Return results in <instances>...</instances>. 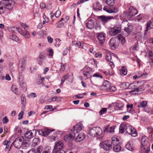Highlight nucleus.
<instances>
[{"instance_id": "nucleus-1", "label": "nucleus", "mask_w": 153, "mask_h": 153, "mask_svg": "<svg viewBox=\"0 0 153 153\" xmlns=\"http://www.w3.org/2000/svg\"><path fill=\"white\" fill-rule=\"evenodd\" d=\"M102 132V130L100 128L96 127L90 129L89 134L92 137H95L101 135Z\"/></svg>"}, {"instance_id": "nucleus-2", "label": "nucleus", "mask_w": 153, "mask_h": 153, "mask_svg": "<svg viewBox=\"0 0 153 153\" xmlns=\"http://www.w3.org/2000/svg\"><path fill=\"white\" fill-rule=\"evenodd\" d=\"M121 26V27H124V31L126 33V34H125V35L126 36H128L129 33H131L133 30V26L130 25L127 21H123Z\"/></svg>"}, {"instance_id": "nucleus-3", "label": "nucleus", "mask_w": 153, "mask_h": 153, "mask_svg": "<svg viewBox=\"0 0 153 153\" xmlns=\"http://www.w3.org/2000/svg\"><path fill=\"white\" fill-rule=\"evenodd\" d=\"M111 141L109 140H107L103 142L100 144L101 148L103 149L106 151H108L112 148V145L113 144L112 140Z\"/></svg>"}, {"instance_id": "nucleus-4", "label": "nucleus", "mask_w": 153, "mask_h": 153, "mask_svg": "<svg viewBox=\"0 0 153 153\" xmlns=\"http://www.w3.org/2000/svg\"><path fill=\"white\" fill-rule=\"evenodd\" d=\"M112 140L113 145H114L113 149L114 151L116 152H119L121 149L120 145H119V140L116 137H113L111 138Z\"/></svg>"}, {"instance_id": "nucleus-5", "label": "nucleus", "mask_w": 153, "mask_h": 153, "mask_svg": "<svg viewBox=\"0 0 153 153\" xmlns=\"http://www.w3.org/2000/svg\"><path fill=\"white\" fill-rule=\"evenodd\" d=\"M24 140V137L23 136H20L16 138L12 144L15 148L19 149L23 144Z\"/></svg>"}, {"instance_id": "nucleus-6", "label": "nucleus", "mask_w": 153, "mask_h": 153, "mask_svg": "<svg viewBox=\"0 0 153 153\" xmlns=\"http://www.w3.org/2000/svg\"><path fill=\"white\" fill-rule=\"evenodd\" d=\"M121 27L120 26H115L109 29V33L111 36H114L120 33L121 31Z\"/></svg>"}, {"instance_id": "nucleus-7", "label": "nucleus", "mask_w": 153, "mask_h": 153, "mask_svg": "<svg viewBox=\"0 0 153 153\" xmlns=\"http://www.w3.org/2000/svg\"><path fill=\"white\" fill-rule=\"evenodd\" d=\"M15 0H9L4 3V8L6 10L11 11L15 3Z\"/></svg>"}, {"instance_id": "nucleus-8", "label": "nucleus", "mask_w": 153, "mask_h": 153, "mask_svg": "<svg viewBox=\"0 0 153 153\" xmlns=\"http://www.w3.org/2000/svg\"><path fill=\"white\" fill-rule=\"evenodd\" d=\"M126 132L133 137L137 136V134L135 129L131 126L127 125L126 128Z\"/></svg>"}, {"instance_id": "nucleus-9", "label": "nucleus", "mask_w": 153, "mask_h": 153, "mask_svg": "<svg viewBox=\"0 0 153 153\" xmlns=\"http://www.w3.org/2000/svg\"><path fill=\"white\" fill-rule=\"evenodd\" d=\"M116 18V16H105L103 15L98 16V19L104 23H105L108 22L109 20L114 19Z\"/></svg>"}, {"instance_id": "nucleus-10", "label": "nucleus", "mask_w": 153, "mask_h": 153, "mask_svg": "<svg viewBox=\"0 0 153 153\" xmlns=\"http://www.w3.org/2000/svg\"><path fill=\"white\" fill-rule=\"evenodd\" d=\"M36 131L33 129L29 131L26 132L24 134V136L27 139H30L34 137L36 134Z\"/></svg>"}, {"instance_id": "nucleus-11", "label": "nucleus", "mask_w": 153, "mask_h": 153, "mask_svg": "<svg viewBox=\"0 0 153 153\" xmlns=\"http://www.w3.org/2000/svg\"><path fill=\"white\" fill-rule=\"evenodd\" d=\"M26 64V61L23 59H22L19 60L18 66L19 72H23L25 69V67Z\"/></svg>"}, {"instance_id": "nucleus-12", "label": "nucleus", "mask_w": 153, "mask_h": 153, "mask_svg": "<svg viewBox=\"0 0 153 153\" xmlns=\"http://www.w3.org/2000/svg\"><path fill=\"white\" fill-rule=\"evenodd\" d=\"M63 146V143L61 141L56 143L53 150V153H56L58 151L62 149Z\"/></svg>"}, {"instance_id": "nucleus-13", "label": "nucleus", "mask_w": 153, "mask_h": 153, "mask_svg": "<svg viewBox=\"0 0 153 153\" xmlns=\"http://www.w3.org/2000/svg\"><path fill=\"white\" fill-rule=\"evenodd\" d=\"M103 10L109 13H116L118 11V8L115 7H113L111 8L106 6H104Z\"/></svg>"}, {"instance_id": "nucleus-14", "label": "nucleus", "mask_w": 153, "mask_h": 153, "mask_svg": "<svg viewBox=\"0 0 153 153\" xmlns=\"http://www.w3.org/2000/svg\"><path fill=\"white\" fill-rule=\"evenodd\" d=\"M105 53H106L105 59L107 62H109L112 60V56H114L116 58H117V56L115 54L111 53L110 52L108 51L105 50Z\"/></svg>"}, {"instance_id": "nucleus-15", "label": "nucleus", "mask_w": 153, "mask_h": 153, "mask_svg": "<svg viewBox=\"0 0 153 153\" xmlns=\"http://www.w3.org/2000/svg\"><path fill=\"white\" fill-rule=\"evenodd\" d=\"M53 130H51L48 129H39L37 130V131L39 134L44 136H48L51 132Z\"/></svg>"}, {"instance_id": "nucleus-16", "label": "nucleus", "mask_w": 153, "mask_h": 153, "mask_svg": "<svg viewBox=\"0 0 153 153\" xmlns=\"http://www.w3.org/2000/svg\"><path fill=\"white\" fill-rule=\"evenodd\" d=\"M91 70L90 68L85 67L83 69V75L87 78L90 77L91 76Z\"/></svg>"}, {"instance_id": "nucleus-17", "label": "nucleus", "mask_w": 153, "mask_h": 153, "mask_svg": "<svg viewBox=\"0 0 153 153\" xmlns=\"http://www.w3.org/2000/svg\"><path fill=\"white\" fill-rule=\"evenodd\" d=\"M105 34L104 33H98L97 38L101 44H102L105 42Z\"/></svg>"}, {"instance_id": "nucleus-18", "label": "nucleus", "mask_w": 153, "mask_h": 153, "mask_svg": "<svg viewBox=\"0 0 153 153\" xmlns=\"http://www.w3.org/2000/svg\"><path fill=\"white\" fill-rule=\"evenodd\" d=\"M82 126L81 125H76L74 126L71 129V131L73 133H75V135L80 131L82 128Z\"/></svg>"}, {"instance_id": "nucleus-19", "label": "nucleus", "mask_w": 153, "mask_h": 153, "mask_svg": "<svg viewBox=\"0 0 153 153\" xmlns=\"http://www.w3.org/2000/svg\"><path fill=\"white\" fill-rule=\"evenodd\" d=\"M110 86V82L108 81L105 80L103 82L102 85L100 86V89L102 90H106L107 91Z\"/></svg>"}, {"instance_id": "nucleus-20", "label": "nucleus", "mask_w": 153, "mask_h": 153, "mask_svg": "<svg viewBox=\"0 0 153 153\" xmlns=\"http://www.w3.org/2000/svg\"><path fill=\"white\" fill-rule=\"evenodd\" d=\"M110 46L113 50L118 45L116 38H112L109 41Z\"/></svg>"}, {"instance_id": "nucleus-21", "label": "nucleus", "mask_w": 153, "mask_h": 153, "mask_svg": "<svg viewBox=\"0 0 153 153\" xmlns=\"http://www.w3.org/2000/svg\"><path fill=\"white\" fill-rule=\"evenodd\" d=\"M75 133H73L71 131V133L67 134L64 137V140L66 141H71L74 139L75 137Z\"/></svg>"}, {"instance_id": "nucleus-22", "label": "nucleus", "mask_w": 153, "mask_h": 153, "mask_svg": "<svg viewBox=\"0 0 153 153\" xmlns=\"http://www.w3.org/2000/svg\"><path fill=\"white\" fill-rule=\"evenodd\" d=\"M128 14L130 16H133L137 15L138 13V11L133 7H131L129 8Z\"/></svg>"}, {"instance_id": "nucleus-23", "label": "nucleus", "mask_w": 153, "mask_h": 153, "mask_svg": "<svg viewBox=\"0 0 153 153\" xmlns=\"http://www.w3.org/2000/svg\"><path fill=\"white\" fill-rule=\"evenodd\" d=\"M148 143V137L146 136H143L141 139V147L142 148L143 147L147 146Z\"/></svg>"}, {"instance_id": "nucleus-24", "label": "nucleus", "mask_w": 153, "mask_h": 153, "mask_svg": "<svg viewBox=\"0 0 153 153\" xmlns=\"http://www.w3.org/2000/svg\"><path fill=\"white\" fill-rule=\"evenodd\" d=\"M120 85L122 88L125 89L127 88H132L133 87H134L135 86L133 84H130L128 82H123L120 84ZM132 88L133 89V88Z\"/></svg>"}, {"instance_id": "nucleus-25", "label": "nucleus", "mask_w": 153, "mask_h": 153, "mask_svg": "<svg viewBox=\"0 0 153 153\" xmlns=\"http://www.w3.org/2000/svg\"><path fill=\"white\" fill-rule=\"evenodd\" d=\"M94 21L92 19H90L88 20L86 23L87 27L89 29H91L94 26Z\"/></svg>"}, {"instance_id": "nucleus-26", "label": "nucleus", "mask_w": 153, "mask_h": 153, "mask_svg": "<svg viewBox=\"0 0 153 153\" xmlns=\"http://www.w3.org/2000/svg\"><path fill=\"white\" fill-rule=\"evenodd\" d=\"M85 137V135L83 133H80L78 134L75 139V140L76 142H79L83 140Z\"/></svg>"}, {"instance_id": "nucleus-27", "label": "nucleus", "mask_w": 153, "mask_h": 153, "mask_svg": "<svg viewBox=\"0 0 153 153\" xmlns=\"http://www.w3.org/2000/svg\"><path fill=\"white\" fill-rule=\"evenodd\" d=\"M115 128L114 126H113L110 127L105 126L103 130L104 132H107L109 133H113Z\"/></svg>"}, {"instance_id": "nucleus-28", "label": "nucleus", "mask_w": 153, "mask_h": 153, "mask_svg": "<svg viewBox=\"0 0 153 153\" xmlns=\"http://www.w3.org/2000/svg\"><path fill=\"white\" fill-rule=\"evenodd\" d=\"M11 90L16 95H20V93L19 91V89L17 87L16 85H13L11 87Z\"/></svg>"}, {"instance_id": "nucleus-29", "label": "nucleus", "mask_w": 153, "mask_h": 153, "mask_svg": "<svg viewBox=\"0 0 153 153\" xmlns=\"http://www.w3.org/2000/svg\"><path fill=\"white\" fill-rule=\"evenodd\" d=\"M19 33L22 35L25 38H28L30 37V35L28 32L26 30H22L20 28V32Z\"/></svg>"}, {"instance_id": "nucleus-30", "label": "nucleus", "mask_w": 153, "mask_h": 153, "mask_svg": "<svg viewBox=\"0 0 153 153\" xmlns=\"http://www.w3.org/2000/svg\"><path fill=\"white\" fill-rule=\"evenodd\" d=\"M45 56L44 55H39L38 59L39 64L40 65H42L45 61Z\"/></svg>"}, {"instance_id": "nucleus-31", "label": "nucleus", "mask_w": 153, "mask_h": 153, "mask_svg": "<svg viewBox=\"0 0 153 153\" xmlns=\"http://www.w3.org/2000/svg\"><path fill=\"white\" fill-rule=\"evenodd\" d=\"M127 127V125L126 124H121L119 128V132L123 133L125 131H126V128Z\"/></svg>"}, {"instance_id": "nucleus-32", "label": "nucleus", "mask_w": 153, "mask_h": 153, "mask_svg": "<svg viewBox=\"0 0 153 153\" xmlns=\"http://www.w3.org/2000/svg\"><path fill=\"white\" fill-rule=\"evenodd\" d=\"M20 28L19 27H11L8 28V30L13 33H15L17 31L19 33L20 32Z\"/></svg>"}, {"instance_id": "nucleus-33", "label": "nucleus", "mask_w": 153, "mask_h": 153, "mask_svg": "<svg viewBox=\"0 0 153 153\" xmlns=\"http://www.w3.org/2000/svg\"><path fill=\"white\" fill-rule=\"evenodd\" d=\"M117 38L118 40L121 42L122 44H123L126 42L125 38L121 34L117 35Z\"/></svg>"}, {"instance_id": "nucleus-34", "label": "nucleus", "mask_w": 153, "mask_h": 153, "mask_svg": "<svg viewBox=\"0 0 153 153\" xmlns=\"http://www.w3.org/2000/svg\"><path fill=\"white\" fill-rule=\"evenodd\" d=\"M4 2L0 1V14L3 13L6 10L4 8Z\"/></svg>"}, {"instance_id": "nucleus-35", "label": "nucleus", "mask_w": 153, "mask_h": 153, "mask_svg": "<svg viewBox=\"0 0 153 153\" xmlns=\"http://www.w3.org/2000/svg\"><path fill=\"white\" fill-rule=\"evenodd\" d=\"M93 7L95 10H100L102 9V6L99 2H97L94 5Z\"/></svg>"}, {"instance_id": "nucleus-36", "label": "nucleus", "mask_w": 153, "mask_h": 153, "mask_svg": "<svg viewBox=\"0 0 153 153\" xmlns=\"http://www.w3.org/2000/svg\"><path fill=\"white\" fill-rule=\"evenodd\" d=\"M147 104V101H143L142 102L140 103L139 104H138L137 106L139 108H145L146 107Z\"/></svg>"}, {"instance_id": "nucleus-37", "label": "nucleus", "mask_w": 153, "mask_h": 153, "mask_svg": "<svg viewBox=\"0 0 153 153\" xmlns=\"http://www.w3.org/2000/svg\"><path fill=\"white\" fill-rule=\"evenodd\" d=\"M151 22L150 21H149L147 22L146 24V29L145 30V34L150 29L152 28V27H151Z\"/></svg>"}, {"instance_id": "nucleus-38", "label": "nucleus", "mask_w": 153, "mask_h": 153, "mask_svg": "<svg viewBox=\"0 0 153 153\" xmlns=\"http://www.w3.org/2000/svg\"><path fill=\"white\" fill-rule=\"evenodd\" d=\"M148 55L150 61H151V63H153V51L149 50V51Z\"/></svg>"}, {"instance_id": "nucleus-39", "label": "nucleus", "mask_w": 153, "mask_h": 153, "mask_svg": "<svg viewBox=\"0 0 153 153\" xmlns=\"http://www.w3.org/2000/svg\"><path fill=\"white\" fill-rule=\"evenodd\" d=\"M10 39L12 40L18 42L19 41V38L15 35H12L10 36Z\"/></svg>"}, {"instance_id": "nucleus-40", "label": "nucleus", "mask_w": 153, "mask_h": 153, "mask_svg": "<svg viewBox=\"0 0 153 153\" xmlns=\"http://www.w3.org/2000/svg\"><path fill=\"white\" fill-rule=\"evenodd\" d=\"M106 4L108 6H113L115 3V0H105Z\"/></svg>"}, {"instance_id": "nucleus-41", "label": "nucleus", "mask_w": 153, "mask_h": 153, "mask_svg": "<svg viewBox=\"0 0 153 153\" xmlns=\"http://www.w3.org/2000/svg\"><path fill=\"white\" fill-rule=\"evenodd\" d=\"M19 85L24 91H25L26 90L27 88V86L26 84L24 82L19 83Z\"/></svg>"}, {"instance_id": "nucleus-42", "label": "nucleus", "mask_w": 153, "mask_h": 153, "mask_svg": "<svg viewBox=\"0 0 153 153\" xmlns=\"http://www.w3.org/2000/svg\"><path fill=\"white\" fill-rule=\"evenodd\" d=\"M21 103L24 105H25L26 103V99L25 95L22 94L21 96Z\"/></svg>"}, {"instance_id": "nucleus-43", "label": "nucleus", "mask_w": 153, "mask_h": 153, "mask_svg": "<svg viewBox=\"0 0 153 153\" xmlns=\"http://www.w3.org/2000/svg\"><path fill=\"white\" fill-rule=\"evenodd\" d=\"M64 19L63 18H62L61 20L58 22L56 23L57 27H61L62 26H63L64 24L65 23H64V22H62V21L64 20Z\"/></svg>"}, {"instance_id": "nucleus-44", "label": "nucleus", "mask_w": 153, "mask_h": 153, "mask_svg": "<svg viewBox=\"0 0 153 153\" xmlns=\"http://www.w3.org/2000/svg\"><path fill=\"white\" fill-rule=\"evenodd\" d=\"M22 146L25 149H27L30 146V144L29 142H27L24 140V142H23V144Z\"/></svg>"}, {"instance_id": "nucleus-45", "label": "nucleus", "mask_w": 153, "mask_h": 153, "mask_svg": "<svg viewBox=\"0 0 153 153\" xmlns=\"http://www.w3.org/2000/svg\"><path fill=\"white\" fill-rule=\"evenodd\" d=\"M126 148L128 150L130 151H132L133 150V148L131 144L129 143H128L126 146Z\"/></svg>"}, {"instance_id": "nucleus-46", "label": "nucleus", "mask_w": 153, "mask_h": 153, "mask_svg": "<svg viewBox=\"0 0 153 153\" xmlns=\"http://www.w3.org/2000/svg\"><path fill=\"white\" fill-rule=\"evenodd\" d=\"M141 89V88H136L129 91V93L131 94L135 95L137 94L136 92H138Z\"/></svg>"}, {"instance_id": "nucleus-47", "label": "nucleus", "mask_w": 153, "mask_h": 153, "mask_svg": "<svg viewBox=\"0 0 153 153\" xmlns=\"http://www.w3.org/2000/svg\"><path fill=\"white\" fill-rule=\"evenodd\" d=\"M120 72L121 74H123L124 75H126L127 74V71L126 68L123 67L121 69Z\"/></svg>"}, {"instance_id": "nucleus-48", "label": "nucleus", "mask_w": 153, "mask_h": 153, "mask_svg": "<svg viewBox=\"0 0 153 153\" xmlns=\"http://www.w3.org/2000/svg\"><path fill=\"white\" fill-rule=\"evenodd\" d=\"M115 106L117 108V109L119 110H122L123 107V105L122 103H116Z\"/></svg>"}, {"instance_id": "nucleus-49", "label": "nucleus", "mask_w": 153, "mask_h": 153, "mask_svg": "<svg viewBox=\"0 0 153 153\" xmlns=\"http://www.w3.org/2000/svg\"><path fill=\"white\" fill-rule=\"evenodd\" d=\"M19 83L24 82L23 78L22 76V73L23 72H19Z\"/></svg>"}, {"instance_id": "nucleus-50", "label": "nucleus", "mask_w": 153, "mask_h": 153, "mask_svg": "<svg viewBox=\"0 0 153 153\" xmlns=\"http://www.w3.org/2000/svg\"><path fill=\"white\" fill-rule=\"evenodd\" d=\"M138 45L137 42L136 43L133 47H131L130 48V50H133V51H137L138 50Z\"/></svg>"}, {"instance_id": "nucleus-51", "label": "nucleus", "mask_w": 153, "mask_h": 153, "mask_svg": "<svg viewBox=\"0 0 153 153\" xmlns=\"http://www.w3.org/2000/svg\"><path fill=\"white\" fill-rule=\"evenodd\" d=\"M58 98H59V97H53L48 99V102H51L52 101H55L58 100Z\"/></svg>"}, {"instance_id": "nucleus-52", "label": "nucleus", "mask_w": 153, "mask_h": 153, "mask_svg": "<svg viewBox=\"0 0 153 153\" xmlns=\"http://www.w3.org/2000/svg\"><path fill=\"white\" fill-rule=\"evenodd\" d=\"M143 152L144 153H149L150 152V148L149 147V146H147L143 149Z\"/></svg>"}, {"instance_id": "nucleus-53", "label": "nucleus", "mask_w": 153, "mask_h": 153, "mask_svg": "<svg viewBox=\"0 0 153 153\" xmlns=\"http://www.w3.org/2000/svg\"><path fill=\"white\" fill-rule=\"evenodd\" d=\"M48 51L49 52V56L50 58L52 57L53 54V50L51 48H50L49 49V50Z\"/></svg>"}, {"instance_id": "nucleus-54", "label": "nucleus", "mask_w": 153, "mask_h": 153, "mask_svg": "<svg viewBox=\"0 0 153 153\" xmlns=\"http://www.w3.org/2000/svg\"><path fill=\"white\" fill-rule=\"evenodd\" d=\"M68 77L69 76L68 74H66L64 76L61 80L62 83H63L65 82V81L67 79Z\"/></svg>"}, {"instance_id": "nucleus-55", "label": "nucleus", "mask_w": 153, "mask_h": 153, "mask_svg": "<svg viewBox=\"0 0 153 153\" xmlns=\"http://www.w3.org/2000/svg\"><path fill=\"white\" fill-rule=\"evenodd\" d=\"M55 40L56 42V47H59L61 44V40L58 38L56 39Z\"/></svg>"}, {"instance_id": "nucleus-56", "label": "nucleus", "mask_w": 153, "mask_h": 153, "mask_svg": "<svg viewBox=\"0 0 153 153\" xmlns=\"http://www.w3.org/2000/svg\"><path fill=\"white\" fill-rule=\"evenodd\" d=\"M93 76L97 78H100L101 79L102 78V76L99 73H97L94 74L93 75Z\"/></svg>"}, {"instance_id": "nucleus-57", "label": "nucleus", "mask_w": 153, "mask_h": 153, "mask_svg": "<svg viewBox=\"0 0 153 153\" xmlns=\"http://www.w3.org/2000/svg\"><path fill=\"white\" fill-rule=\"evenodd\" d=\"M107 108H102L100 111L99 113L100 115H102L106 111Z\"/></svg>"}, {"instance_id": "nucleus-58", "label": "nucleus", "mask_w": 153, "mask_h": 153, "mask_svg": "<svg viewBox=\"0 0 153 153\" xmlns=\"http://www.w3.org/2000/svg\"><path fill=\"white\" fill-rule=\"evenodd\" d=\"M109 89H108L107 91H110V92H113L115 91L116 90V88L115 86H112L111 87H110V88H109Z\"/></svg>"}, {"instance_id": "nucleus-59", "label": "nucleus", "mask_w": 153, "mask_h": 153, "mask_svg": "<svg viewBox=\"0 0 153 153\" xmlns=\"http://www.w3.org/2000/svg\"><path fill=\"white\" fill-rule=\"evenodd\" d=\"M42 146H39L36 149V153H40L42 150Z\"/></svg>"}, {"instance_id": "nucleus-60", "label": "nucleus", "mask_w": 153, "mask_h": 153, "mask_svg": "<svg viewBox=\"0 0 153 153\" xmlns=\"http://www.w3.org/2000/svg\"><path fill=\"white\" fill-rule=\"evenodd\" d=\"M65 69V64L62 63H61V68L60 69V72H63Z\"/></svg>"}, {"instance_id": "nucleus-61", "label": "nucleus", "mask_w": 153, "mask_h": 153, "mask_svg": "<svg viewBox=\"0 0 153 153\" xmlns=\"http://www.w3.org/2000/svg\"><path fill=\"white\" fill-rule=\"evenodd\" d=\"M95 150L92 149H89L86 153H95Z\"/></svg>"}, {"instance_id": "nucleus-62", "label": "nucleus", "mask_w": 153, "mask_h": 153, "mask_svg": "<svg viewBox=\"0 0 153 153\" xmlns=\"http://www.w3.org/2000/svg\"><path fill=\"white\" fill-rule=\"evenodd\" d=\"M61 13V12L59 10H57L55 13V16L56 18H58L60 16Z\"/></svg>"}, {"instance_id": "nucleus-63", "label": "nucleus", "mask_w": 153, "mask_h": 153, "mask_svg": "<svg viewBox=\"0 0 153 153\" xmlns=\"http://www.w3.org/2000/svg\"><path fill=\"white\" fill-rule=\"evenodd\" d=\"M75 43H74V44L75 45H76V46H77L79 48H82V45L81 43L80 42H75Z\"/></svg>"}, {"instance_id": "nucleus-64", "label": "nucleus", "mask_w": 153, "mask_h": 153, "mask_svg": "<svg viewBox=\"0 0 153 153\" xmlns=\"http://www.w3.org/2000/svg\"><path fill=\"white\" fill-rule=\"evenodd\" d=\"M23 114L24 112L23 111H21L19 113V120H20L23 118Z\"/></svg>"}]
</instances>
